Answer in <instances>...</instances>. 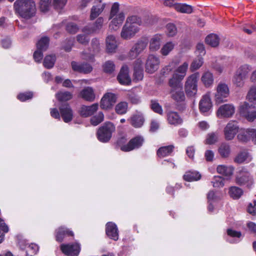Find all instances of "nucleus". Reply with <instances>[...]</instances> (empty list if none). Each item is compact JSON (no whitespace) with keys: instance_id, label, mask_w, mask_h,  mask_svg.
<instances>
[{"instance_id":"f257e3e1","label":"nucleus","mask_w":256,"mask_h":256,"mask_svg":"<svg viewBox=\"0 0 256 256\" xmlns=\"http://www.w3.org/2000/svg\"><path fill=\"white\" fill-rule=\"evenodd\" d=\"M142 24V22L140 18L136 16H128L122 29L121 38L124 40L132 38L139 32V26Z\"/></svg>"},{"instance_id":"f03ea898","label":"nucleus","mask_w":256,"mask_h":256,"mask_svg":"<svg viewBox=\"0 0 256 256\" xmlns=\"http://www.w3.org/2000/svg\"><path fill=\"white\" fill-rule=\"evenodd\" d=\"M16 13L24 19H29L36 12V4L33 0H16L14 3Z\"/></svg>"},{"instance_id":"7ed1b4c3","label":"nucleus","mask_w":256,"mask_h":256,"mask_svg":"<svg viewBox=\"0 0 256 256\" xmlns=\"http://www.w3.org/2000/svg\"><path fill=\"white\" fill-rule=\"evenodd\" d=\"M144 142V138L142 136H136L126 143V139L124 137L120 138L117 142L118 146L124 152H130L134 149L138 148Z\"/></svg>"},{"instance_id":"20e7f679","label":"nucleus","mask_w":256,"mask_h":256,"mask_svg":"<svg viewBox=\"0 0 256 256\" xmlns=\"http://www.w3.org/2000/svg\"><path fill=\"white\" fill-rule=\"evenodd\" d=\"M237 184L244 186L248 189H251L254 186V181L250 172L246 168H242L238 172L236 178Z\"/></svg>"},{"instance_id":"39448f33","label":"nucleus","mask_w":256,"mask_h":256,"mask_svg":"<svg viewBox=\"0 0 256 256\" xmlns=\"http://www.w3.org/2000/svg\"><path fill=\"white\" fill-rule=\"evenodd\" d=\"M198 78V72L192 74L187 78L184 84V90L188 96L194 97L196 94Z\"/></svg>"},{"instance_id":"423d86ee","label":"nucleus","mask_w":256,"mask_h":256,"mask_svg":"<svg viewBox=\"0 0 256 256\" xmlns=\"http://www.w3.org/2000/svg\"><path fill=\"white\" fill-rule=\"evenodd\" d=\"M240 114L248 122H252L256 120L255 106L250 104L246 102L241 103L238 107Z\"/></svg>"},{"instance_id":"0eeeda50","label":"nucleus","mask_w":256,"mask_h":256,"mask_svg":"<svg viewBox=\"0 0 256 256\" xmlns=\"http://www.w3.org/2000/svg\"><path fill=\"white\" fill-rule=\"evenodd\" d=\"M114 130L115 127L112 123L110 122L105 123L98 131V140L102 142H108L111 138L112 134Z\"/></svg>"},{"instance_id":"6e6552de","label":"nucleus","mask_w":256,"mask_h":256,"mask_svg":"<svg viewBox=\"0 0 256 256\" xmlns=\"http://www.w3.org/2000/svg\"><path fill=\"white\" fill-rule=\"evenodd\" d=\"M230 95V88L227 84L223 82L218 84L214 94V100L216 103L220 104L226 102Z\"/></svg>"},{"instance_id":"1a4fd4ad","label":"nucleus","mask_w":256,"mask_h":256,"mask_svg":"<svg viewBox=\"0 0 256 256\" xmlns=\"http://www.w3.org/2000/svg\"><path fill=\"white\" fill-rule=\"evenodd\" d=\"M168 84L170 87V93L172 98L177 102L184 101L185 96L182 84L168 82Z\"/></svg>"},{"instance_id":"9d476101","label":"nucleus","mask_w":256,"mask_h":256,"mask_svg":"<svg viewBox=\"0 0 256 256\" xmlns=\"http://www.w3.org/2000/svg\"><path fill=\"white\" fill-rule=\"evenodd\" d=\"M236 112L235 106L232 104H225L221 105L216 112V116L220 118H230Z\"/></svg>"},{"instance_id":"9b49d317","label":"nucleus","mask_w":256,"mask_h":256,"mask_svg":"<svg viewBox=\"0 0 256 256\" xmlns=\"http://www.w3.org/2000/svg\"><path fill=\"white\" fill-rule=\"evenodd\" d=\"M188 65V63L185 62L178 66L174 71L172 77L169 80V82L182 83V80L186 76Z\"/></svg>"},{"instance_id":"f8f14e48","label":"nucleus","mask_w":256,"mask_h":256,"mask_svg":"<svg viewBox=\"0 0 256 256\" xmlns=\"http://www.w3.org/2000/svg\"><path fill=\"white\" fill-rule=\"evenodd\" d=\"M147 44L146 38H142L138 40L128 52L129 58L133 59L136 58L146 48Z\"/></svg>"},{"instance_id":"ddd939ff","label":"nucleus","mask_w":256,"mask_h":256,"mask_svg":"<svg viewBox=\"0 0 256 256\" xmlns=\"http://www.w3.org/2000/svg\"><path fill=\"white\" fill-rule=\"evenodd\" d=\"M92 50L90 52H84L82 56L84 60L88 62H93L94 60V55L98 54L100 50V44L99 40L96 38L92 40L91 42Z\"/></svg>"},{"instance_id":"4468645a","label":"nucleus","mask_w":256,"mask_h":256,"mask_svg":"<svg viewBox=\"0 0 256 256\" xmlns=\"http://www.w3.org/2000/svg\"><path fill=\"white\" fill-rule=\"evenodd\" d=\"M239 126L238 122L234 120L230 121L224 130V134L226 140H232L238 132Z\"/></svg>"},{"instance_id":"2eb2a0df","label":"nucleus","mask_w":256,"mask_h":256,"mask_svg":"<svg viewBox=\"0 0 256 256\" xmlns=\"http://www.w3.org/2000/svg\"><path fill=\"white\" fill-rule=\"evenodd\" d=\"M117 96L112 92H107L102 97L100 106L104 110H109L112 108L116 102L117 100Z\"/></svg>"},{"instance_id":"dca6fc26","label":"nucleus","mask_w":256,"mask_h":256,"mask_svg":"<svg viewBox=\"0 0 256 256\" xmlns=\"http://www.w3.org/2000/svg\"><path fill=\"white\" fill-rule=\"evenodd\" d=\"M160 58L154 54H150L146 62V71L150 74H153L159 68Z\"/></svg>"},{"instance_id":"f3484780","label":"nucleus","mask_w":256,"mask_h":256,"mask_svg":"<svg viewBox=\"0 0 256 256\" xmlns=\"http://www.w3.org/2000/svg\"><path fill=\"white\" fill-rule=\"evenodd\" d=\"M60 249L63 253L68 256H78L80 251V245L78 242L62 244Z\"/></svg>"},{"instance_id":"a211bd4d","label":"nucleus","mask_w":256,"mask_h":256,"mask_svg":"<svg viewBox=\"0 0 256 256\" xmlns=\"http://www.w3.org/2000/svg\"><path fill=\"white\" fill-rule=\"evenodd\" d=\"M200 81L205 88H212L214 82V74L209 70L204 71L202 74Z\"/></svg>"},{"instance_id":"6ab92c4d","label":"nucleus","mask_w":256,"mask_h":256,"mask_svg":"<svg viewBox=\"0 0 256 256\" xmlns=\"http://www.w3.org/2000/svg\"><path fill=\"white\" fill-rule=\"evenodd\" d=\"M117 79L118 82L122 85H128L131 82V79L128 74V68L127 66H124L118 76Z\"/></svg>"},{"instance_id":"aec40b11","label":"nucleus","mask_w":256,"mask_h":256,"mask_svg":"<svg viewBox=\"0 0 256 256\" xmlns=\"http://www.w3.org/2000/svg\"><path fill=\"white\" fill-rule=\"evenodd\" d=\"M60 111L61 117L64 122L68 123L72 120L73 112L68 104H64L61 106L60 107Z\"/></svg>"},{"instance_id":"412c9836","label":"nucleus","mask_w":256,"mask_h":256,"mask_svg":"<svg viewBox=\"0 0 256 256\" xmlns=\"http://www.w3.org/2000/svg\"><path fill=\"white\" fill-rule=\"evenodd\" d=\"M212 106L210 96L206 94L202 96L199 102V109L202 113L208 112Z\"/></svg>"},{"instance_id":"4be33fe9","label":"nucleus","mask_w":256,"mask_h":256,"mask_svg":"<svg viewBox=\"0 0 256 256\" xmlns=\"http://www.w3.org/2000/svg\"><path fill=\"white\" fill-rule=\"evenodd\" d=\"M104 20L102 17H99L92 26H87L82 29L84 33L90 34L98 32L102 27Z\"/></svg>"},{"instance_id":"5701e85b","label":"nucleus","mask_w":256,"mask_h":256,"mask_svg":"<svg viewBox=\"0 0 256 256\" xmlns=\"http://www.w3.org/2000/svg\"><path fill=\"white\" fill-rule=\"evenodd\" d=\"M106 234L108 238L116 241L118 239V231L116 225L112 222H108L106 224Z\"/></svg>"},{"instance_id":"b1692460","label":"nucleus","mask_w":256,"mask_h":256,"mask_svg":"<svg viewBox=\"0 0 256 256\" xmlns=\"http://www.w3.org/2000/svg\"><path fill=\"white\" fill-rule=\"evenodd\" d=\"M128 120L130 121V124L134 128L141 127L144 122V118L143 114L140 112H136Z\"/></svg>"},{"instance_id":"393cba45","label":"nucleus","mask_w":256,"mask_h":256,"mask_svg":"<svg viewBox=\"0 0 256 256\" xmlns=\"http://www.w3.org/2000/svg\"><path fill=\"white\" fill-rule=\"evenodd\" d=\"M125 18L124 14L122 12H119L112 19L110 24V28L112 30H116L121 26Z\"/></svg>"},{"instance_id":"a878e982","label":"nucleus","mask_w":256,"mask_h":256,"mask_svg":"<svg viewBox=\"0 0 256 256\" xmlns=\"http://www.w3.org/2000/svg\"><path fill=\"white\" fill-rule=\"evenodd\" d=\"M163 36L162 34L154 35L150 40L149 48L150 51L156 52L158 50L161 46Z\"/></svg>"},{"instance_id":"bb28decb","label":"nucleus","mask_w":256,"mask_h":256,"mask_svg":"<svg viewBox=\"0 0 256 256\" xmlns=\"http://www.w3.org/2000/svg\"><path fill=\"white\" fill-rule=\"evenodd\" d=\"M226 240L230 243H237L239 242L242 238L240 232L236 231L232 228H228L226 230Z\"/></svg>"},{"instance_id":"cd10ccee","label":"nucleus","mask_w":256,"mask_h":256,"mask_svg":"<svg viewBox=\"0 0 256 256\" xmlns=\"http://www.w3.org/2000/svg\"><path fill=\"white\" fill-rule=\"evenodd\" d=\"M72 67L74 70L87 74L90 72L92 70V66L88 64H78L76 62H72Z\"/></svg>"},{"instance_id":"c85d7f7f","label":"nucleus","mask_w":256,"mask_h":256,"mask_svg":"<svg viewBox=\"0 0 256 256\" xmlns=\"http://www.w3.org/2000/svg\"><path fill=\"white\" fill-rule=\"evenodd\" d=\"M252 159V155L246 150L240 152L234 158V162L238 164L248 163Z\"/></svg>"},{"instance_id":"c756f323","label":"nucleus","mask_w":256,"mask_h":256,"mask_svg":"<svg viewBox=\"0 0 256 256\" xmlns=\"http://www.w3.org/2000/svg\"><path fill=\"white\" fill-rule=\"evenodd\" d=\"M80 96L88 102H93L96 97L93 88L90 86L83 88L80 93Z\"/></svg>"},{"instance_id":"7c9ffc66","label":"nucleus","mask_w":256,"mask_h":256,"mask_svg":"<svg viewBox=\"0 0 256 256\" xmlns=\"http://www.w3.org/2000/svg\"><path fill=\"white\" fill-rule=\"evenodd\" d=\"M167 120L168 122L174 126L181 124L182 123V119L180 116L178 112L170 111L167 114Z\"/></svg>"},{"instance_id":"2f4dec72","label":"nucleus","mask_w":256,"mask_h":256,"mask_svg":"<svg viewBox=\"0 0 256 256\" xmlns=\"http://www.w3.org/2000/svg\"><path fill=\"white\" fill-rule=\"evenodd\" d=\"M106 50L108 53L114 52L118 47L116 38L113 35H109L106 38Z\"/></svg>"},{"instance_id":"473e14b6","label":"nucleus","mask_w":256,"mask_h":256,"mask_svg":"<svg viewBox=\"0 0 256 256\" xmlns=\"http://www.w3.org/2000/svg\"><path fill=\"white\" fill-rule=\"evenodd\" d=\"M66 235L73 236V232L64 226H60L56 230V238L58 242H62Z\"/></svg>"},{"instance_id":"72a5a7b5","label":"nucleus","mask_w":256,"mask_h":256,"mask_svg":"<svg viewBox=\"0 0 256 256\" xmlns=\"http://www.w3.org/2000/svg\"><path fill=\"white\" fill-rule=\"evenodd\" d=\"M98 104H94L90 106H83L80 109V114L84 117H87L94 114L98 109Z\"/></svg>"},{"instance_id":"f704fd0d","label":"nucleus","mask_w":256,"mask_h":256,"mask_svg":"<svg viewBox=\"0 0 256 256\" xmlns=\"http://www.w3.org/2000/svg\"><path fill=\"white\" fill-rule=\"evenodd\" d=\"M234 170L232 166L224 164L218 165L216 167L217 172L226 176H230L233 174Z\"/></svg>"},{"instance_id":"c9c22d12","label":"nucleus","mask_w":256,"mask_h":256,"mask_svg":"<svg viewBox=\"0 0 256 256\" xmlns=\"http://www.w3.org/2000/svg\"><path fill=\"white\" fill-rule=\"evenodd\" d=\"M22 249H25L26 256H32L36 254L39 250V247L35 244H26L24 248L22 247L20 244Z\"/></svg>"},{"instance_id":"e433bc0d","label":"nucleus","mask_w":256,"mask_h":256,"mask_svg":"<svg viewBox=\"0 0 256 256\" xmlns=\"http://www.w3.org/2000/svg\"><path fill=\"white\" fill-rule=\"evenodd\" d=\"M183 178L188 182L197 181L200 179L201 174L196 171H188L185 173Z\"/></svg>"},{"instance_id":"4c0bfd02","label":"nucleus","mask_w":256,"mask_h":256,"mask_svg":"<svg viewBox=\"0 0 256 256\" xmlns=\"http://www.w3.org/2000/svg\"><path fill=\"white\" fill-rule=\"evenodd\" d=\"M206 44L212 46L216 47L220 43V38L214 34H208L205 38Z\"/></svg>"},{"instance_id":"58836bf2","label":"nucleus","mask_w":256,"mask_h":256,"mask_svg":"<svg viewBox=\"0 0 256 256\" xmlns=\"http://www.w3.org/2000/svg\"><path fill=\"white\" fill-rule=\"evenodd\" d=\"M218 152L222 158H228L230 153V146L226 142L222 143L218 148Z\"/></svg>"},{"instance_id":"ea45409f","label":"nucleus","mask_w":256,"mask_h":256,"mask_svg":"<svg viewBox=\"0 0 256 256\" xmlns=\"http://www.w3.org/2000/svg\"><path fill=\"white\" fill-rule=\"evenodd\" d=\"M218 138L219 134L218 132H210L206 136L204 144L209 145L214 144L218 142Z\"/></svg>"},{"instance_id":"a19ab883","label":"nucleus","mask_w":256,"mask_h":256,"mask_svg":"<svg viewBox=\"0 0 256 256\" xmlns=\"http://www.w3.org/2000/svg\"><path fill=\"white\" fill-rule=\"evenodd\" d=\"M104 6V4H100L97 6H93L91 9V12L90 15V20H94L96 17H98L103 11Z\"/></svg>"},{"instance_id":"79ce46f5","label":"nucleus","mask_w":256,"mask_h":256,"mask_svg":"<svg viewBox=\"0 0 256 256\" xmlns=\"http://www.w3.org/2000/svg\"><path fill=\"white\" fill-rule=\"evenodd\" d=\"M243 190L242 188L234 186L229 188V194L233 199L237 200L240 198L243 194Z\"/></svg>"},{"instance_id":"37998d69","label":"nucleus","mask_w":256,"mask_h":256,"mask_svg":"<svg viewBox=\"0 0 256 256\" xmlns=\"http://www.w3.org/2000/svg\"><path fill=\"white\" fill-rule=\"evenodd\" d=\"M174 146H168L160 148L157 151V154L160 158L169 156L173 151Z\"/></svg>"},{"instance_id":"c03bdc74","label":"nucleus","mask_w":256,"mask_h":256,"mask_svg":"<svg viewBox=\"0 0 256 256\" xmlns=\"http://www.w3.org/2000/svg\"><path fill=\"white\" fill-rule=\"evenodd\" d=\"M250 128L240 129L238 134L237 138L240 141L242 142H247L250 139V135L249 134L248 130Z\"/></svg>"},{"instance_id":"a18cd8bd","label":"nucleus","mask_w":256,"mask_h":256,"mask_svg":"<svg viewBox=\"0 0 256 256\" xmlns=\"http://www.w3.org/2000/svg\"><path fill=\"white\" fill-rule=\"evenodd\" d=\"M246 99L251 104L256 106V86L250 87L248 92Z\"/></svg>"},{"instance_id":"49530a36","label":"nucleus","mask_w":256,"mask_h":256,"mask_svg":"<svg viewBox=\"0 0 256 256\" xmlns=\"http://www.w3.org/2000/svg\"><path fill=\"white\" fill-rule=\"evenodd\" d=\"M175 10L182 13L190 14L192 12V6L185 4L178 3L175 5Z\"/></svg>"},{"instance_id":"de8ad7c7","label":"nucleus","mask_w":256,"mask_h":256,"mask_svg":"<svg viewBox=\"0 0 256 256\" xmlns=\"http://www.w3.org/2000/svg\"><path fill=\"white\" fill-rule=\"evenodd\" d=\"M176 44L172 42L165 44L160 50V53L162 56H168L174 48Z\"/></svg>"},{"instance_id":"09e8293b","label":"nucleus","mask_w":256,"mask_h":256,"mask_svg":"<svg viewBox=\"0 0 256 256\" xmlns=\"http://www.w3.org/2000/svg\"><path fill=\"white\" fill-rule=\"evenodd\" d=\"M128 109V104L126 102H121L115 106V111L118 114H124L126 113Z\"/></svg>"},{"instance_id":"8fccbe9b","label":"nucleus","mask_w":256,"mask_h":256,"mask_svg":"<svg viewBox=\"0 0 256 256\" xmlns=\"http://www.w3.org/2000/svg\"><path fill=\"white\" fill-rule=\"evenodd\" d=\"M56 96L59 101L66 102L72 99V94L71 92L67 91L60 92L56 94Z\"/></svg>"},{"instance_id":"3c124183","label":"nucleus","mask_w":256,"mask_h":256,"mask_svg":"<svg viewBox=\"0 0 256 256\" xmlns=\"http://www.w3.org/2000/svg\"><path fill=\"white\" fill-rule=\"evenodd\" d=\"M252 68L248 64H244L240 66L236 70V73L246 78L248 74L251 70Z\"/></svg>"},{"instance_id":"603ef678","label":"nucleus","mask_w":256,"mask_h":256,"mask_svg":"<svg viewBox=\"0 0 256 256\" xmlns=\"http://www.w3.org/2000/svg\"><path fill=\"white\" fill-rule=\"evenodd\" d=\"M176 64L177 63L174 60L172 61L168 64L162 68L160 71L161 74L165 76H168L174 69Z\"/></svg>"},{"instance_id":"864d4df0","label":"nucleus","mask_w":256,"mask_h":256,"mask_svg":"<svg viewBox=\"0 0 256 256\" xmlns=\"http://www.w3.org/2000/svg\"><path fill=\"white\" fill-rule=\"evenodd\" d=\"M204 60L202 56H198L192 62L190 69L191 71L194 72L199 69L203 64Z\"/></svg>"},{"instance_id":"5fc2aeb1","label":"nucleus","mask_w":256,"mask_h":256,"mask_svg":"<svg viewBox=\"0 0 256 256\" xmlns=\"http://www.w3.org/2000/svg\"><path fill=\"white\" fill-rule=\"evenodd\" d=\"M225 179L220 176H214L211 182L214 188H220L224 186Z\"/></svg>"},{"instance_id":"6e6d98bb","label":"nucleus","mask_w":256,"mask_h":256,"mask_svg":"<svg viewBox=\"0 0 256 256\" xmlns=\"http://www.w3.org/2000/svg\"><path fill=\"white\" fill-rule=\"evenodd\" d=\"M56 57L54 55H48L45 57L44 61V66L46 68H50L54 66Z\"/></svg>"},{"instance_id":"4d7b16f0","label":"nucleus","mask_w":256,"mask_h":256,"mask_svg":"<svg viewBox=\"0 0 256 256\" xmlns=\"http://www.w3.org/2000/svg\"><path fill=\"white\" fill-rule=\"evenodd\" d=\"M104 71L108 74H112L115 70V65L112 61H106L102 65Z\"/></svg>"},{"instance_id":"13d9d810","label":"nucleus","mask_w":256,"mask_h":256,"mask_svg":"<svg viewBox=\"0 0 256 256\" xmlns=\"http://www.w3.org/2000/svg\"><path fill=\"white\" fill-rule=\"evenodd\" d=\"M49 39L47 37L42 38L37 43V48L45 51L48 46Z\"/></svg>"},{"instance_id":"bf43d9fd","label":"nucleus","mask_w":256,"mask_h":256,"mask_svg":"<svg viewBox=\"0 0 256 256\" xmlns=\"http://www.w3.org/2000/svg\"><path fill=\"white\" fill-rule=\"evenodd\" d=\"M8 228L4 221L0 219V243L4 240V233L8 232Z\"/></svg>"},{"instance_id":"052dcab7","label":"nucleus","mask_w":256,"mask_h":256,"mask_svg":"<svg viewBox=\"0 0 256 256\" xmlns=\"http://www.w3.org/2000/svg\"><path fill=\"white\" fill-rule=\"evenodd\" d=\"M246 78L241 76L235 73L233 78L232 82L236 86L241 87L244 84V80Z\"/></svg>"},{"instance_id":"680f3d73","label":"nucleus","mask_w":256,"mask_h":256,"mask_svg":"<svg viewBox=\"0 0 256 256\" xmlns=\"http://www.w3.org/2000/svg\"><path fill=\"white\" fill-rule=\"evenodd\" d=\"M104 116L102 112H99L98 114L90 119L92 124L96 126L104 120Z\"/></svg>"},{"instance_id":"e2e57ef3","label":"nucleus","mask_w":256,"mask_h":256,"mask_svg":"<svg viewBox=\"0 0 256 256\" xmlns=\"http://www.w3.org/2000/svg\"><path fill=\"white\" fill-rule=\"evenodd\" d=\"M208 202H218L220 198L216 194L214 190H210L207 194Z\"/></svg>"},{"instance_id":"0e129e2a","label":"nucleus","mask_w":256,"mask_h":256,"mask_svg":"<svg viewBox=\"0 0 256 256\" xmlns=\"http://www.w3.org/2000/svg\"><path fill=\"white\" fill-rule=\"evenodd\" d=\"M166 33L169 36H174L177 32V29L174 24L169 23L166 24Z\"/></svg>"},{"instance_id":"69168bd1","label":"nucleus","mask_w":256,"mask_h":256,"mask_svg":"<svg viewBox=\"0 0 256 256\" xmlns=\"http://www.w3.org/2000/svg\"><path fill=\"white\" fill-rule=\"evenodd\" d=\"M52 0H40V8L43 12L48 11L50 6Z\"/></svg>"},{"instance_id":"338daca9","label":"nucleus","mask_w":256,"mask_h":256,"mask_svg":"<svg viewBox=\"0 0 256 256\" xmlns=\"http://www.w3.org/2000/svg\"><path fill=\"white\" fill-rule=\"evenodd\" d=\"M32 96L33 94L32 92H26L20 94L17 97L20 100L24 102L26 100L31 99Z\"/></svg>"},{"instance_id":"774afa93","label":"nucleus","mask_w":256,"mask_h":256,"mask_svg":"<svg viewBox=\"0 0 256 256\" xmlns=\"http://www.w3.org/2000/svg\"><path fill=\"white\" fill-rule=\"evenodd\" d=\"M42 50L38 49L34 52L33 54L34 58L36 62L40 63L43 58Z\"/></svg>"}]
</instances>
